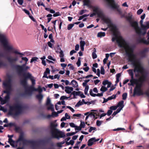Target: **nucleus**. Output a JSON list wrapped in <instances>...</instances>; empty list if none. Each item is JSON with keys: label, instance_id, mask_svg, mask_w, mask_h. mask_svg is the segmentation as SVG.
I'll return each instance as SVG.
<instances>
[{"label": "nucleus", "instance_id": "c9c22d12", "mask_svg": "<svg viewBox=\"0 0 149 149\" xmlns=\"http://www.w3.org/2000/svg\"><path fill=\"white\" fill-rule=\"evenodd\" d=\"M80 126L81 128H84L85 126V123L84 122L81 121V123Z\"/></svg>", "mask_w": 149, "mask_h": 149}, {"label": "nucleus", "instance_id": "603ef678", "mask_svg": "<svg viewBox=\"0 0 149 149\" xmlns=\"http://www.w3.org/2000/svg\"><path fill=\"white\" fill-rule=\"evenodd\" d=\"M80 46H84L85 44V42L84 41L81 40L80 42Z\"/></svg>", "mask_w": 149, "mask_h": 149}, {"label": "nucleus", "instance_id": "ea45409f", "mask_svg": "<svg viewBox=\"0 0 149 149\" xmlns=\"http://www.w3.org/2000/svg\"><path fill=\"white\" fill-rule=\"evenodd\" d=\"M101 74H105V70L103 66H101Z\"/></svg>", "mask_w": 149, "mask_h": 149}, {"label": "nucleus", "instance_id": "a211bd4d", "mask_svg": "<svg viewBox=\"0 0 149 149\" xmlns=\"http://www.w3.org/2000/svg\"><path fill=\"white\" fill-rule=\"evenodd\" d=\"M65 91L68 94L70 93L73 90V88L71 87L67 86L65 87Z\"/></svg>", "mask_w": 149, "mask_h": 149}, {"label": "nucleus", "instance_id": "c03bdc74", "mask_svg": "<svg viewBox=\"0 0 149 149\" xmlns=\"http://www.w3.org/2000/svg\"><path fill=\"white\" fill-rule=\"evenodd\" d=\"M98 17H101L103 16V15L102 12L100 11H99L97 13Z\"/></svg>", "mask_w": 149, "mask_h": 149}, {"label": "nucleus", "instance_id": "864d4df0", "mask_svg": "<svg viewBox=\"0 0 149 149\" xmlns=\"http://www.w3.org/2000/svg\"><path fill=\"white\" fill-rule=\"evenodd\" d=\"M80 58L79 57L78 59V61L76 63V64H77V66L79 67L81 65V61L80 59Z\"/></svg>", "mask_w": 149, "mask_h": 149}, {"label": "nucleus", "instance_id": "412c9836", "mask_svg": "<svg viewBox=\"0 0 149 149\" xmlns=\"http://www.w3.org/2000/svg\"><path fill=\"white\" fill-rule=\"evenodd\" d=\"M43 97V96L41 94L39 93L36 95V98L38 99L39 103H41Z\"/></svg>", "mask_w": 149, "mask_h": 149}, {"label": "nucleus", "instance_id": "79ce46f5", "mask_svg": "<svg viewBox=\"0 0 149 149\" xmlns=\"http://www.w3.org/2000/svg\"><path fill=\"white\" fill-rule=\"evenodd\" d=\"M13 137V135L12 134V135H9L8 134V137L9 138L8 139V141H13V139H12V137Z\"/></svg>", "mask_w": 149, "mask_h": 149}, {"label": "nucleus", "instance_id": "4468645a", "mask_svg": "<svg viewBox=\"0 0 149 149\" xmlns=\"http://www.w3.org/2000/svg\"><path fill=\"white\" fill-rule=\"evenodd\" d=\"M32 90L30 91V94H26V95H31L32 94V92L33 91H37L39 93L41 94L42 91V90L40 86H39L37 88H36L35 87H31V88Z\"/></svg>", "mask_w": 149, "mask_h": 149}, {"label": "nucleus", "instance_id": "338daca9", "mask_svg": "<svg viewBox=\"0 0 149 149\" xmlns=\"http://www.w3.org/2000/svg\"><path fill=\"white\" fill-rule=\"evenodd\" d=\"M65 117L66 118L68 119H69L70 118V116L68 115L67 113H66L65 114Z\"/></svg>", "mask_w": 149, "mask_h": 149}, {"label": "nucleus", "instance_id": "de8ad7c7", "mask_svg": "<svg viewBox=\"0 0 149 149\" xmlns=\"http://www.w3.org/2000/svg\"><path fill=\"white\" fill-rule=\"evenodd\" d=\"M92 56L93 58V59H95L97 57V55L95 52H93L92 53Z\"/></svg>", "mask_w": 149, "mask_h": 149}, {"label": "nucleus", "instance_id": "49530a36", "mask_svg": "<svg viewBox=\"0 0 149 149\" xmlns=\"http://www.w3.org/2000/svg\"><path fill=\"white\" fill-rule=\"evenodd\" d=\"M109 82L107 80H104L103 81L102 84L103 85L105 86L108 84V83H109Z\"/></svg>", "mask_w": 149, "mask_h": 149}, {"label": "nucleus", "instance_id": "2f4dec72", "mask_svg": "<svg viewBox=\"0 0 149 149\" xmlns=\"http://www.w3.org/2000/svg\"><path fill=\"white\" fill-rule=\"evenodd\" d=\"M89 89L88 86H86L85 87L84 89V93L85 95H87L88 96L89 95V94H88V91Z\"/></svg>", "mask_w": 149, "mask_h": 149}, {"label": "nucleus", "instance_id": "b1692460", "mask_svg": "<svg viewBox=\"0 0 149 149\" xmlns=\"http://www.w3.org/2000/svg\"><path fill=\"white\" fill-rule=\"evenodd\" d=\"M71 84H72L74 87H76L78 86L77 82L74 79L72 81Z\"/></svg>", "mask_w": 149, "mask_h": 149}, {"label": "nucleus", "instance_id": "f257e3e1", "mask_svg": "<svg viewBox=\"0 0 149 149\" xmlns=\"http://www.w3.org/2000/svg\"><path fill=\"white\" fill-rule=\"evenodd\" d=\"M128 59L129 61L132 62L134 67V73L137 72L138 73H140L141 74V76L138 80L139 83H137L134 88L133 96L134 97L136 95H143L144 93L141 88L143 83L147 80V75L144 73V69L140 62L136 60V56L135 54L134 57L132 56Z\"/></svg>", "mask_w": 149, "mask_h": 149}, {"label": "nucleus", "instance_id": "3c124183", "mask_svg": "<svg viewBox=\"0 0 149 149\" xmlns=\"http://www.w3.org/2000/svg\"><path fill=\"white\" fill-rule=\"evenodd\" d=\"M52 117H57L58 116V114L55 111H53L52 113Z\"/></svg>", "mask_w": 149, "mask_h": 149}, {"label": "nucleus", "instance_id": "58836bf2", "mask_svg": "<svg viewBox=\"0 0 149 149\" xmlns=\"http://www.w3.org/2000/svg\"><path fill=\"white\" fill-rule=\"evenodd\" d=\"M127 20L130 23L132 21V16H128L126 17Z\"/></svg>", "mask_w": 149, "mask_h": 149}, {"label": "nucleus", "instance_id": "052dcab7", "mask_svg": "<svg viewBox=\"0 0 149 149\" xmlns=\"http://www.w3.org/2000/svg\"><path fill=\"white\" fill-rule=\"evenodd\" d=\"M47 58L49 59L52 60L54 61H56L55 59L53 58L52 56H49Z\"/></svg>", "mask_w": 149, "mask_h": 149}, {"label": "nucleus", "instance_id": "1a4fd4ad", "mask_svg": "<svg viewBox=\"0 0 149 149\" xmlns=\"http://www.w3.org/2000/svg\"><path fill=\"white\" fill-rule=\"evenodd\" d=\"M11 80L9 79L8 80L3 83V85L5 88V90L3 91L4 93L7 94H10L12 88L10 84Z\"/></svg>", "mask_w": 149, "mask_h": 149}, {"label": "nucleus", "instance_id": "2eb2a0df", "mask_svg": "<svg viewBox=\"0 0 149 149\" xmlns=\"http://www.w3.org/2000/svg\"><path fill=\"white\" fill-rule=\"evenodd\" d=\"M99 140V139H96L95 137L92 138L88 140V145L89 146H91L93 144L94 142L97 141Z\"/></svg>", "mask_w": 149, "mask_h": 149}, {"label": "nucleus", "instance_id": "5fc2aeb1", "mask_svg": "<svg viewBox=\"0 0 149 149\" xmlns=\"http://www.w3.org/2000/svg\"><path fill=\"white\" fill-rule=\"evenodd\" d=\"M59 53V57L60 58H63L64 56V54L63 53V51L62 50H61Z\"/></svg>", "mask_w": 149, "mask_h": 149}, {"label": "nucleus", "instance_id": "8fccbe9b", "mask_svg": "<svg viewBox=\"0 0 149 149\" xmlns=\"http://www.w3.org/2000/svg\"><path fill=\"white\" fill-rule=\"evenodd\" d=\"M48 110L51 109L52 111H54V108L53 107V105L52 104L50 105V106L48 107Z\"/></svg>", "mask_w": 149, "mask_h": 149}, {"label": "nucleus", "instance_id": "9d476101", "mask_svg": "<svg viewBox=\"0 0 149 149\" xmlns=\"http://www.w3.org/2000/svg\"><path fill=\"white\" fill-rule=\"evenodd\" d=\"M32 82V85L30 87H28L27 86L25 89V91L24 93L21 94V96H24L26 95V94H30L31 93L30 91L32 90L31 88V87H34V86L36 84L35 81L36 80L34 79V77L32 76V77L30 79Z\"/></svg>", "mask_w": 149, "mask_h": 149}, {"label": "nucleus", "instance_id": "20e7f679", "mask_svg": "<svg viewBox=\"0 0 149 149\" xmlns=\"http://www.w3.org/2000/svg\"><path fill=\"white\" fill-rule=\"evenodd\" d=\"M0 42L3 44L4 49L8 52H12L14 54L22 55H24L17 50L14 51V49L12 46L8 45L7 39L6 35L0 33Z\"/></svg>", "mask_w": 149, "mask_h": 149}, {"label": "nucleus", "instance_id": "c756f323", "mask_svg": "<svg viewBox=\"0 0 149 149\" xmlns=\"http://www.w3.org/2000/svg\"><path fill=\"white\" fill-rule=\"evenodd\" d=\"M107 90V88L106 87L104 86H102L100 88V91H102L103 93L106 91Z\"/></svg>", "mask_w": 149, "mask_h": 149}, {"label": "nucleus", "instance_id": "393cba45", "mask_svg": "<svg viewBox=\"0 0 149 149\" xmlns=\"http://www.w3.org/2000/svg\"><path fill=\"white\" fill-rule=\"evenodd\" d=\"M84 5L88 7H91L89 0H84L83 1Z\"/></svg>", "mask_w": 149, "mask_h": 149}, {"label": "nucleus", "instance_id": "f8f14e48", "mask_svg": "<svg viewBox=\"0 0 149 149\" xmlns=\"http://www.w3.org/2000/svg\"><path fill=\"white\" fill-rule=\"evenodd\" d=\"M141 28H140V33H138L137 35L139 36H144L146 33L147 29L148 28H147L146 25H142L141 26Z\"/></svg>", "mask_w": 149, "mask_h": 149}, {"label": "nucleus", "instance_id": "0e129e2a", "mask_svg": "<svg viewBox=\"0 0 149 149\" xmlns=\"http://www.w3.org/2000/svg\"><path fill=\"white\" fill-rule=\"evenodd\" d=\"M86 11V10H81L80 11L79 14L81 15H82Z\"/></svg>", "mask_w": 149, "mask_h": 149}, {"label": "nucleus", "instance_id": "a878e982", "mask_svg": "<svg viewBox=\"0 0 149 149\" xmlns=\"http://www.w3.org/2000/svg\"><path fill=\"white\" fill-rule=\"evenodd\" d=\"M102 19L103 21L107 24H109L111 23V20L108 18L104 17Z\"/></svg>", "mask_w": 149, "mask_h": 149}, {"label": "nucleus", "instance_id": "6e6d98bb", "mask_svg": "<svg viewBox=\"0 0 149 149\" xmlns=\"http://www.w3.org/2000/svg\"><path fill=\"white\" fill-rule=\"evenodd\" d=\"M125 129L124 128H118L116 129H114L113 130V131H118L120 130H125Z\"/></svg>", "mask_w": 149, "mask_h": 149}, {"label": "nucleus", "instance_id": "bf43d9fd", "mask_svg": "<svg viewBox=\"0 0 149 149\" xmlns=\"http://www.w3.org/2000/svg\"><path fill=\"white\" fill-rule=\"evenodd\" d=\"M96 129V128L95 127H90V129L89 130V132H92V130H95Z\"/></svg>", "mask_w": 149, "mask_h": 149}, {"label": "nucleus", "instance_id": "09e8293b", "mask_svg": "<svg viewBox=\"0 0 149 149\" xmlns=\"http://www.w3.org/2000/svg\"><path fill=\"white\" fill-rule=\"evenodd\" d=\"M118 108L117 106H112L110 107V109H111V110H116L117 108Z\"/></svg>", "mask_w": 149, "mask_h": 149}, {"label": "nucleus", "instance_id": "7c9ffc66", "mask_svg": "<svg viewBox=\"0 0 149 149\" xmlns=\"http://www.w3.org/2000/svg\"><path fill=\"white\" fill-rule=\"evenodd\" d=\"M94 113H92V112L89 115H88L86 117L85 120H87L89 116L90 115H91L93 116L94 117V118H95V119H97V117H95V115H94Z\"/></svg>", "mask_w": 149, "mask_h": 149}, {"label": "nucleus", "instance_id": "423d86ee", "mask_svg": "<svg viewBox=\"0 0 149 149\" xmlns=\"http://www.w3.org/2000/svg\"><path fill=\"white\" fill-rule=\"evenodd\" d=\"M22 111V107L20 104L16 103L9 107L8 114L16 116L21 114Z\"/></svg>", "mask_w": 149, "mask_h": 149}, {"label": "nucleus", "instance_id": "4d7b16f0", "mask_svg": "<svg viewBox=\"0 0 149 149\" xmlns=\"http://www.w3.org/2000/svg\"><path fill=\"white\" fill-rule=\"evenodd\" d=\"M60 15H61V14L59 12H57L55 13L53 15V16L54 17H56Z\"/></svg>", "mask_w": 149, "mask_h": 149}, {"label": "nucleus", "instance_id": "e2e57ef3", "mask_svg": "<svg viewBox=\"0 0 149 149\" xmlns=\"http://www.w3.org/2000/svg\"><path fill=\"white\" fill-rule=\"evenodd\" d=\"M93 11L95 13H97L99 11L98 8L97 7H95L93 9Z\"/></svg>", "mask_w": 149, "mask_h": 149}, {"label": "nucleus", "instance_id": "f03ea898", "mask_svg": "<svg viewBox=\"0 0 149 149\" xmlns=\"http://www.w3.org/2000/svg\"><path fill=\"white\" fill-rule=\"evenodd\" d=\"M113 35L114 37L112 38V41L114 42L116 40L119 47L122 48V51H125L126 55L128 59L132 56L134 57V47L133 46L130 45L122 37L120 36L118 38L116 34H113Z\"/></svg>", "mask_w": 149, "mask_h": 149}, {"label": "nucleus", "instance_id": "ddd939ff", "mask_svg": "<svg viewBox=\"0 0 149 149\" xmlns=\"http://www.w3.org/2000/svg\"><path fill=\"white\" fill-rule=\"evenodd\" d=\"M149 52V47L145 48L139 52V54L141 57L144 58L146 56V53Z\"/></svg>", "mask_w": 149, "mask_h": 149}, {"label": "nucleus", "instance_id": "69168bd1", "mask_svg": "<svg viewBox=\"0 0 149 149\" xmlns=\"http://www.w3.org/2000/svg\"><path fill=\"white\" fill-rule=\"evenodd\" d=\"M66 107L68 108L73 113L74 112V110L73 108H72L71 107L69 106H67Z\"/></svg>", "mask_w": 149, "mask_h": 149}, {"label": "nucleus", "instance_id": "6e6552de", "mask_svg": "<svg viewBox=\"0 0 149 149\" xmlns=\"http://www.w3.org/2000/svg\"><path fill=\"white\" fill-rule=\"evenodd\" d=\"M23 77V79L20 81L21 84L25 88H26L27 85V81L28 79H30L32 76L31 74L29 72H23L21 75Z\"/></svg>", "mask_w": 149, "mask_h": 149}, {"label": "nucleus", "instance_id": "0eeeda50", "mask_svg": "<svg viewBox=\"0 0 149 149\" xmlns=\"http://www.w3.org/2000/svg\"><path fill=\"white\" fill-rule=\"evenodd\" d=\"M20 141H22L24 145L31 144V148L33 149H35L38 146V141L25 139H24V136L22 134H20L17 141V142Z\"/></svg>", "mask_w": 149, "mask_h": 149}, {"label": "nucleus", "instance_id": "13d9d810", "mask_svg": "<svg viewBox=\"0 0 149 149\" xmlns=\"http://www.w3.org/2000/svg\"><path fill=\"white\" fill-rule=\"evenodd\" d=\"M143 10L142 9H140L138 10L137 12V13L138 15H140L141 14L142 12H143Z\"/></svg>", "mask_w": 149, "mask_h": 149}, {"label": "nucleus", "instance_id": "c85d7f7f", "mask_svg": "<svg viewBox=\"0 0 149 149\" xmlns=\"http://www.w3.org/2000/svg\"><path fill=\"white\" fill-rule=\"evenodd\" d=\"M130 75L131 76V78H133L134 77V73L133 72V70L130 69L128 70Z\"/></svg>", "mask_w": 149, "mask_h": 149}, {"label": "nucleus", "instance_id": "f704fd0d", "mask_svg": "<svg viewBox=\"0 0 149 149\" xmlns=\"http://www.w3.org/2000/svg\"><path fill=\"white\" fill-rule=\"evenodd\" d=\"M0 101L2 104H4L7 102L5 99H3L2 98L0 97Z\"/></svg>", "mask_w": 149, "mask_h": 149}, {"label": "nucleus", "instance_id": "f3484780", "mask_svg": "<svg viewBox=\"0 0 149 149\" xmlns=\"http://www.w3.org/2000/svg\"><path fill=\"white\" fill-rule=\"evenodd\" d=\"M5 56L4 54L1 52L0 51V67L2 66H6V64L1 60L2 58H4Z\"/></svg>", "mask_w": 149, "mask_h": 149}, {"label": "nucleus", "instance_id": "cd10ccee", "mask_svg": "<svg viewBox=\"0 0 149 149\" xmlns=\"http://www.w3.org/2000/svg\"><path fill=\"white\" fill-rule=\"evenodd\" d=\"M8 142L10 143V145L13 148H15L17 146V145H15V141L13 140V141H8Z\"/></svg>", "mask_w": 149, "mask_h": 149}, {"label": "nucleus", "instance_id": "4c0bfd02", "mask_svg": "<svg viewBox=\"0 0 149 149\" xmlns=\"http://www.w3.org/2000/svg\"><path fill=\"white\" fill-rule=\"evenodd\" d=\"M74 24H69L68 26L67 29L68 30H70L72 27L74 26Z\"/></svg>", "mask_w": 149, "mask_h": 149}, {"label": "nucleus", "instance_id": "680f3d73", "mask_svg": "<svg viewBox=\"0 0 149 149\" xmlns=\"http://www.w3.org/2000/svg\"><path fill=\"white\" fill-rule=\"evenodd\" d=\"M75 130H77L78 131H80L81 130V127L80 126H76L75 127Z\"/></svg>", "mask_w": 149, "mask_h": 149}, {"label": "nucleus", "instance_id": "bb28decb", "mask_svg": "<svg viewBox=\"0 0 149 149\" xmlns=\"http://www.w3.org/2000/svg\"><path fill=\"white\" fill-rule=\"evenodd\" d=\"M105 35V33L104 32H99L98 33L97 36L98 37L101 38L102 37H104Z\"/></svg>", "mask_w": 149, "mask_h": 149}, {"label": "nucleus", "instance_id": "e433bc0d", "mask_svg": "<svg viewBox=\"0 0 149 149\" xmlns=\"http://www.w3.org/2000/svg\"><path fill=\"white\" fill-rule=\"evenodd\" d=\"M127 96V93H124L122 95L123 99L125 100L126 99Z\"/></svg>", "mask_w": 149, "mask_h": 149}, {"label": "nucleus", "instance_id": "473e14b6", "mask_svg": "<svg viewBox=\"0 0 149 149\" xmlns=\"http://www.w3.org/2000/svg\"><path fill=\"white\" fill-rule=\"evenodd\" d=\"M83 104V102H81V100H80L75 105V106L76 107H79L80 106H81Z\"/></svg>", "mask_w": 149, "mask_h": 149}, {"label": "nucleus", "instance_id": "72a5a7b5", "mask_svg": "<svg viewBox=\"0 0 149 149\" xmlns=\"http://www.w3.org/2000/svg\"><path fill=\"white\" fill-rule=\"evenodd\" d=\"M10 94H7L4 97L5 100L8 102L10 98Z\"/></svg>", "mask_w": 149, "mask_h": 149}, {"label": "nucleus", "instance_id": "6ab92c4d", "mask_svg": "<svg viewBox=\"0 0 149 149\" xmlns=\"http://www.w3.org/2000/svg\"><path fill=\"white\" fill-rule=\"evenodd\" d=\"M131 79L130 81L131 84H130V83H129L128 84L130 86H133L134 84H136L137 83H138L137 82L138 81L137 79L134 78V77H133V78H131Z\"/></svg>", "mask_w": 149, "mask_h": 149}, {"label": "nucleus", "instance_id": "5701e85b", "mask_svg": "<svg viewBox=\"0 0 149 149\" xmlns=\"http://www.w3.org/2000/svg\"><path fill=\"white\" fill-rule=\"evenodd\" d=\"M124 102L123 100H122L118 102V104H117V107H120V108L122 109L124 107Z\"/></svg>", "mask_w": 149, "mask_h": 149}, {"label": "nucleus", "instance_id": "7ed1b4c3", "mask_svg": "<svg viewBox=\"0 0 149 149\" xmlns=\"http://www.w3.org/2000/svg\"><path fill=\"white\" fill-rule=\"evenodd\" d=\"M7 59L10 63L11 66L13 67L17 70L19 75H21L23 72H26L29 68V67L26 66V63L21 65H14L13 63L17 60V58H12L10 57H7Z\"/></svg>", "mask_w": 149, "mask_h": 149}, {"label": "nucleus", "instance_id": "37998d69", "mask_svg": "<svg viewBox=\"0 0 149 149\" xmlns=\"http://www.w3.org/2000/svg\"><path fill=\"white\" fill-rule=\"evenodd\" d=\"M112 112L113 111L111 110V109L108 110L107 113H106L107 115L108 116H109L111 115Z\"/></svg>", "mask_w": 149, "mask_h": 149}, {"label": "nucleus", "instance_id": "dca6fc26", "mask_svg": "<svg viewBox=\"0 0 149 149\" xmlns=\"http://www.w3.org/2000/svg\"><path fill=\"white\" fill-rule=\"evenodd\" d=\"M108 3L109 5L112 8L114 9H116L117 7L115 4L114 0H106Z\"/></svg>", "mask_w": 149, "mask_h": 149}, {"label": "nucleus", "instance_id": "39448f33", "mask_svg": "<svg viewBox=\"0 0 149 149\" xmlns=\"http://www.w3.org/2000/svg\"><path fill=\"white\" fill-rule=\"evenodd\" d=\"M57 126V124L51 123L50 126V132L53 138L59 139L60 138L64 137L65 135L64 133L56 129Z\"/></svg>", "mask_w": 149, "mask_h": 149}, {"label": "nucleus", "instance_id": "a18cd8bd", "mask_svg": "<svg viewBox=\"0 0 149 149\" xmlns=\"http://www.w3.org/2000/svg\"><path fill=\"white\" fill-rule=\"evenodd\" d=\"M38 59V58L37 57H33L32 58L31 61L30 63H32L34 61H37V60Z\"/></svg>", "mask_w": 149, "mask_h": 149}, {"label": "nucleus", "instance_id": "aec40b11", "mask_svg": "<svg viewBox=\"0 0 149 149\" xmlns=\"http://www.w3.org/2000/svg\"><path fill=\"white\" fill-rule=\"evenodd\" d=\"M111 31H112L113 34H116L117 32V29L116 25L113 24H111L110 26Z\"/></svg>", "mask_w": 149, "mask_h": 149}, {"label": "nucleus", "instance_id": "4be33fe9", "mask_svg": "<svg viewBox=\"0 0 149 149\" xmlns=\"http://www.w3.org/2000/svg\"><path fill=\"white\" fill-rule=\"evenodd\" d=\"M138 41V42L139 43H143L147 45H149V41L147 42L146 40L144 39V38L139 40Z\"/></svg>", "mask_w": 149, "mask_h": 149}, {"label": "nucleus", "instance_id": "9b49d317", "mask_svg": "<svg viewBox=\"0 0 149 149\" xmlns=\"http://www.w3.org/2000/svg\"><path fill=\"white\" fill-rule=\"evenodd\" d=\"M131 27L134 29L135 32L137 35L138 33H140V27L139 26L137 22L136 21H132L130 23Z\"/></svg>", "mask_w": 149, "mask_h": 149}, {"label": "nucleus", "instance_id": "a19ab883", "mask_svg": "<svg viewBox=\"0 0 149 149\" xmlns=\"http://www.w3.org/2000/svg\"><path fill=\"white\" fill-rule=\"evenodd\" d=\"M103 121H100L99 120H97L96 122V125L97 126H100L102 124Z\"/></svg>", "mask_w": 149, "mask_h": 149}, {"label": "nucleus", "instance_id": "774afa93", "mask_svg": "<svg viewBox=\"0 0 149 149\" xmlns=\"http://www.w3.org/2000/svg\"><path fill=\"white\" fill-rule=\"evenodd\" d=\"M18 3L20 5H22L23 3V0H17Z\"/></svg>", "mask_w": 149, "mask_h": 149}]
</instances>
